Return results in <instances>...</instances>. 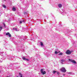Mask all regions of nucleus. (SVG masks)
Here are the masks:
<instances>
[{
  "label": "nucleus",
  "instance_id": "nucleus-28",
  "mask_svg": "<svg viewBox=\"0 0 77 77\" xmlns=\"http://www.w3.org/2000/svg\"><path fill=\"white\" fill-rule=\"evenodd\" d=\"M7 77H9V76H7Z\"/></svg>",
  "mask_w": 77,
  "mask_h": 77
},
{
  "label": "nucleus",
  "instance_id": "nucleus-18",
  "mask_svg": "<svg viewBox=\"0 0 77 77\" xmlns=\"http://www.w3.org/2000/svg\"><path fill=\"white\" fill-rule=\"evenodd\" d=\"M3 6L4 8H6V7L5 5H3Z\"/></svg>",
  "mask_w": 77,
  "mask_h": 77
},
{
  "label": "nucleus",
  "instance_id": "nucleus-12",
  "mask_svg": "<svg viewBox=\"0 0 77 77\" xmlns=\"http://www.w3.org/2000/svg\"><path fill=\"white\" fill-rule=\"evenodd\" d=\"M12 10H13V11H15L16 10V8H15L14 7L13 8Z\"/></svg>",
  "mask_w": 77,
  "mask_h": 77
},
{
  "label": "nucleus",
  "instance_id": "nucleus-17",
  "mask_svg": "<svg viewBox=\"0 0 77 77\" xmlns=\"http://www.w3.org/2000/svg\"><path fill=\"white\" fill-rule=\"evenodd\" d=\"M19 75H20V77H23V75H21V73H19Z\"/></svg>",
  "mask_w": 77,
  "mask_h": 77
},
{
  "label": "nucleus",
  "instance_id": "nucleus-27",
  "mask_svg": "<svg viewBox=\"0 0 77 77\" xmlns=\"http://www.w3.org/2000/svg\"><path fill=\"white\" fill-rule=\"evenodd\" d=\"M3 52H2V54H3Z\"/></svg>",
  "mask_w": 77,
  "mask_h": 77
},
{
  "label": "nucleus",
  "instance_id": "nucleus-23",
  "mask_svg": "<svg viewBox=\"0 0 77 77\" xmlns=\"http://www.w3.org/2000/svg\"><path fill=\"white\" fill-rule=\"evenodd\" d=\"M56 73H57V74H59V72H56Z\"/></svg>",
  "mask_w": 77,
  "mask_h": 77
},
{
  "label": "nucleus",
  "instance_id": "nucleus-14",
  "mask_svg": "<svg viewBox=\"0 0 77 77\" xmlns=\"http://www.w3.org/2000/svg\"><path fill=\"white\" fill-rule=\"evenodd\" d=\"M60 52V51L58 52H57V51H55V54H58V53H59Z\"/></svg>",
  "mask_w": 77,
  "mask_h": 77
},
{
  "label": "nucleus",
  "instance_id": "nucleus-19",
  "mask_svg": "<svg viewBox=\"0 0 77 77\" xmlns=\"http://www.w3.org/2000/svg\"><path fill=\"white\" fill-rule=\"evenodd\" d=\"M3 28L2 27H0V31H1V30H2V28Z\"/></svg>",
  "mask_w": 77,
  "mask_h": 77
},
{
  "label": "nucleus",
  "instance_id": "nucleus-6",
  "mask_svg": "<svg viewBox=\"0 0 77 77\" xmlns=\"http://www.w3.org/2000/svg\"><path fill=\"white\" fill-rule=\"evenodd\" d=\"M69 60L70 62H72V63H76L75 61H74V60H72L71 59H69Z\"/></svg>",
  "mask_w": 77,
  "mask_h": 77
},
{
  "label": "nucleus",
  "instance_id": "nucleus-22",
  "mask_svg": "<svg viewBox=\"0 0 77 77\" xmlns=\"http://www.w3.org/2000/svg\"><path fill=\"white\" fill-rule=\"evenodd\" d=\"M3 61V60H2V59H1V60H0V62L1 63H2V62Z\"/></svg>",
  "mask_w": 77,
  "mask_h": 77
},
{
  "label": "nucleus",
  "instance_id": "nucleus-13",
  "mask_svg": "<svg viewBox=\"0 0 77 77\" xmlns=\"http://www.w3.org/2000/svg\"><path fill=\"white\" fill-rule=\"evenodd\" d=\"M22 58H23V59L24 60H26V58H25V57H22Z\"/></svg>",
  "mask_w": 77,
  "mask_h": 77
},
{
  "label": "nucleus",
  "instance_id": "nucleus-16",
  "mask_svg": "<svg viewBox=\"0 0 77 77\" xmlns=\"http://www.w3.org/2000/svg\"><path fill=\"white\" fill-rule=\"evenodd\" d=\"M67 74H72V72H67Z\"/></svg>",
  "mask_w": 77,
  "mask_h": 77
},
{
  "label": "nucleus",
  "instance_id": "nucleus-1",
  "mask_svg": "<svg viewBox=\"0 0 77 77\" xmlns=\"http://www.w3.org/2000/svg\"><path fill=\"white\" fill-rule=\"evenodd\" d=\"M40 71L41 73L42 74H46V72L45 71H44V69H42L40 70Z\"/></svg>",
  "mask_w": 77,
  "mask_h": 77
},
{
  "label": "nucleus",
  "instance_id": "nucleus-20",
  "mask_svg": "<svg viewBox=\"0 0 77 77\" xmlns=\"http://www.w3.org/2000/svg\"><path fill=\"white\" fill-rule=\"evenodd\" d=\"M63 53H60L59 55H63Z\"/></svg>",
  "mask_w": 77,
  "mask_h": 77
},
{
  "label": "nucleus",
  "instance_id": "nucleus-24",
  "mask_svg": "<svg viewBox=\"0 0 77 77\" xmlns=\"http://www.w3.org/2000/svg\"><path fill=\"white\" fill-rule=\"evenodd\" d=\"M25 60H26V61L27 60V61H29V60L28 59H25Z\"/></svg>",
  "mask_w": 77,
  "mask_h": 77
},
{
  "label": "nucleus",
  "instance_id": "nucleus-25",
  "mask_svg": "<svg viewBox=\"0 0 77 77\" xmlns=\"http://www.w3.org/2000/svg\"><path fill=\"white\" fill-rule=\"evenodd\" d=\"M63 75L64 76L65 75V74H63Z\"/></svg>",
  "mask_w": 77,
  "mask_h": 77
},
{
  "label": "nucleus",
  "instance_id": "nucleus-26",
  "mask_svg": "<svg viewBox=\"0 0 77 77\" xmlns=\"http://www.w3.org/2000/svg\"><path fill=\"white\" fill-rule=\"evenodd\" d=\"M4 27H6V26L5 25V24H4Z\"/></svg>",
  "mask_w": 77,
  "mask_h": 77
},
{
  "label": "nucleus",
  "instance_id": "nucleus-29",
  "mask_svg": "<svg viewBox=\"0 0 77 77\" xmlns=\"http://www.w3.org/2000/svg\"><path fill=\"white\" fill-rule=\"evenodd\" d=\"M5 1V0H4Z\"/></svg>",
  "mask_w": 77,
  "mask_h": 77
},
{
  "label": "nucleus",
  "instance_id": "nucleus-8",
  "mask_svg": "<svg viewBox=\"0 0 77 77\" xmlns=\"http://www.w3.org/2000/svg\"><path fill=\"white\" fill-rule=\"evenodd\" d=\"M40 45L42 46V47H44V45L43 44V42H40Z\"/></svg>",
  "mask_w": 77,
  "mask_h": 77
},
{
  "label": "nucleus",
  "instance_id": "nucleus-5",
  "mask_svg": "<svg viewBox=\"0 0 77 77\" xmlns=\"http://www.w3.org/2000/svg\"><path fill=\"white\" fill-rule=\"evenodd\" d=\"M25 20H19V23H20V24H22V23H25Z\"/></svg>",
  "mask_w": 77,
  "mask_h": 77
},
{
  "label": "nucleus",
  "instance_id": "nucleus-15",
  "mask_svg": "<svg viewBox=\"0 0 77 77\" xmlns=\"http://www.w3.org/2000/svg\"><path fill=\"white\" fill-rule=\"evenodd\" d=\"M56 71L54 70L53 71V74H55V73H56Z\"/></svg>",
  "mask_w": 77,
  "mask_h": 77
},
{
  "label": "nucleus",
  "instance_id": "nucleus-3",
  "mask_svg": "<svg viewBox=\"0 0 77 77\" xmlns=\"http://www.w3.org/2000/svg\"><path fill=\"white\" fill-rule=\"evenodd\" d=\"M61 70L62 71V72H65L66 71V70L64 67H63L61 69Z\"/></svg>",
  "mask_w": 77,
  "mask_h": 77
},
{
  "label": "nucleus",
  "instance_id": "nucleus-10",
  "mask_svg": "<svg viewBox=\"0 0 77 77\" xmlns=\"http://www.w3.org/2000/svg\"><path fill=\"white\" fill-rule=\"evenodd\" d=\"M58 6L59 8H62V5L61 4H58Z\"/></svg>",
  "mask_w": 77,
  "mask_h": 77
},
{
  "label": "nucleus",
  "instance_id": "nucleus-9",
  "mask_svg": "<svg viewBox=\"0 0 77 77\" xmlns=\"http://www.w3.org/2000/svg\"><path fill=\"white\" fill-rule=\"evenodd\" d=\"M65 60H61L60 61V62L61 63L63 64V62H65Z\"/></svg>",
  "mask_w": 77,
  "mask_h": 77
},
{
  "label": "nucleus",
  "instance_id": "nucleus-30",
  "mask_svg": "<svg viewBox=\"0 0 77 77\" xmlns=\"http://www.w3.org/2000/svg\"><path fill=\"white\" fill-rule=\"evenodd\" d=\"M18 77V76H17V77Z\"/></svg>",
  "mask_w": 77,
  "mask_h": 77
},
{
  "label": "nucleus",
  "instance_id": "nucleus-2",
  "mask_svg": "<svg viewBox=\"0 0 77 77\" xmlns=\"http://www.w3.org/2000/svg\"><path fill=\"white\" fill-rule=\"evenodd\" d=\"M66 54H70L71 53V51H69V50H67L66 51Z\"/></svg>",
  "mask_w": 77,
  "mask_h": 77
},
{
  "label": "nucleus",
  "instance_id": "nucleus-7",
  "mask_svg": "<svg viewBox=\"0 0 77 77\" xmlns=\"http://www.w3.org/2000/svg\"><path fill=\"white\" fill-rule=\"evenodd\" d=\"M5 34L6 35H7V36H8V35L9 37H11V34H10V33H9V32L6 33Z\"/></svg>",
  "mask_w": 77,
  "mask_h": 77
},
{
  "label": "nucleus",
  "instance_id": "nucleus-11",
  "mask_svg": "<svg viewBox=\"0 0 77 77\" xmlns=\"http://www.w3.org/2000/svg\"><path fill=\"white\" fill-rule=\"evenodd\" d=\"M13 30H15V31H18V29H17V28H13Z\"/></svg>",
  "mask_w": 77,
  "mask_h": 77
},
{
  "label": "nucleus",
  "instance_id": "nucleus-21",
  "mask_svg": "<svg viewBox=\"0 0 77 77\" xmlns=\"http://www.w3.org/2000/svg\"><path fill=\"white\" fill-rule=\"evenodd\" d=\"M23 29L24 30H26V28H24V27H23Z\"/></svg>",
  "mask_w": 77,
  "mask_h": 77
},
{
  "label": "nucleus",
  "instance_id": "nucleus-4",
  "mask_svg": "<svg viewBox=\"0 0 77 77\" xmlns=\"http://www.w3.org/2000/svg\"><path fill=\"white\" fill-rule=\"evenodd\" d=\"M5 56L6 57H8V59H11V57L9 56L7 54H5Z\"/></svg>",
  "mask_w": 77,
  "mask_h": 77
}]
</instances>
